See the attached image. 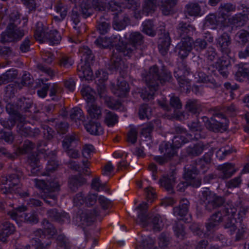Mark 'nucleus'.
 Masks as SVG:
<instances>
[{
  "instance_id": "nucleus-1",
  "label": "nucleus",
  "mask_w": 249,
  "mask_h": 249,
  "mask_svg": "<svg viewBox=\"0 0 249 249\" xmlns=\"http://www.w3.org/2000/svg\"><path fill=\"white\" fill-rule=\"evenodd\" d=\"M81 93L84 98L88 102L87 110L89 115L94 118H98L101 115V111L99 107L95 105H91L90 102L94 100V92L89 87H85L82 89Z\"/></svg>"
},
{
  "instance_id": "nucleus-2",
  "label": "nucleus",
  "mask_w": 249,
  "mask_h": 249,
  "mask_svg": "<svg viewBox=\"0 0 249 249\" xmlns=\"http://www.w3.org/2000/svg\"><path fill=\"white\" fill-rule=\"evenodd\" d=\"M83 62L79 64L78 66V70L80 72L79 73L81 78H83L86 80H90L93 77V73L90 68L88 66L84 67Z\"/></svg>"
},
{
  "instance_id": "nucleus-3",
  "label": "nucleus",
  "mask_w": 249,
  "mask_h": 249,
  "mask_svg": "<svg viewBox=\"0 0 249 249\" xmlns=\"http://www.w3.org/2000/svg\"><path fill=\"white\" fill-rule=\"evenodd\" d=\"M193 42V40L190 38H188L185 41L182 42V45L178 52V54L181 58H184L188 55L189 52L192 49Z\"/></svg>"
},
{
  "instance_id": "nucleus-4",
  "label": "nucleus",
  "mask_w": 249,
  "mask_h": 249,
  "mask_svg": "<svg viewBox=\"0 0 249 249\" xmlns=\"http://www.w3.org/2000/svg\"><path fill=\"white\" fill-rule=\"evenodd\" d=\"M87 130L92 135H100L103 133V128L100 124L97 123H89L86 125Z\"/></svg>"
},
{
  "instance_id": "nucleus-5",
  "label": "nucleus",
  "mask_w": 249,
  "mask_h": 249,
  "mask_svg": "<svg viewBox=\"0 0 249 249\" xmlns=\"http://www.w3.org/2000/svg\"><path fill=\"white\" fill-rule=\"evenodd\" d=\"M160 44L159 46L160 51L162 54H164L168 50L170 44V38L168 34L164 35V38H160L159 40Z\"/></svg>"
},
{
  "instance_id": "nucleus-6",
  "label": "nucleus",
  "mask_w": 249,
  "mask_h": 249,
  "mask_svg": "<svg viewBox=\"0 0 249 249\" xmlns=\"http://www.w3.org/2000/svg\"><path fill=\"white\" fill-rule=\"evenodd\" d=\"M14 231V227L13 225L6 222L3 225L2 232L0 233V241H5L6 237L10 234H11Z\"/></svg>"
},
{
  "instance_id": "nucleus-7",
  "label": "nucleus",
  "mask_w": 249,
  "mask_h": 249,
  "mask_svg": "<svg viewBox=\"0 0 249 249\" xmlns=\"http://www.w3.org/2000/svg\"><path fill=\"white\" fill-rule=\"evenodd\" d=\"M187 10L190 16H196L200 14V8L197 3H192L188 5Z\"/></svg>"
},
{
  "instance_id": "nucleus-8",
  "label": "nucleus",
  "mask_w": 249,
  "mask_h": 249,
  "mask_svg": "<svg viewBox=\"0 0 249 249\" xmlns=\"http://www.w3.org/2000/svg\"><path fill=\"white\" fill-rule=\"evenodd\" d=\"M79 53L81 57V60L86 63L89 59L91 53L90 50L87 47H83L79 50Z\"/></svg>"
},
{
  "instance_id": "nucleus-9",
  "label": "nucleus",
  "mask_w": 249,
  "mask_h": 249,
  "mask_svg": "<svg viewBox=\"0 0 249 249\" xmlns=\"http://www.w3.org/2000/svg\"><path fill=\"white\" fill-rule=\"evenodd\" d=\"M117 122V118L114 114L110 112L107 113L105 122L108 126H113L116 124Z\"/></svg>"
},
{
  "instance_id": "nucleus-10",
  "label": "nucleus",
  "mask_w": 249,
  "mask_h": 249,
  "mask_svg": "<svg viewBox=\"0 0 249 249\" xmlns=\"http://www.w3.org/2000/svg\"><path fill=\"white\" fill-rule=\"evenodd\" d=\"M61 36L56 31H51L49 35L50 43L52 45L58 44L61 40Z\"/></svg>"
},
{
  "instance_id": "nucleus-11",
  "label": "nucleus",
  "mask_w": 249,
  "mask_h": 249,
  "mask_svg": "<svg viewBox=\"0 0 249 249\" xmlns=\"http://www.w3.org/2000/svg\"><path fill=\"white\" fill-rule=\"evenodd\" d=\"M183 201L184 202L185 206H184L182 208H180V207L175 208L174 213L175 214L183 216L187 213L188 201L186 199L183 200Z\"/></svg>"
},
{
  "instance_id": "nucleus-12",
  "label": "nucleus",
  "mask_w": 249,
  "mask_h": 249,
  "mask_svg": "<svg viewBox=\"0 0 249 249\" xmlns=\"http://www.w3.org/2000/svg\"><path fill=\"white\" fill-rule=\"evenodd\" d=\"M152 23L151 21L148 20L143 23V31L147 35L153 36L155 33L152 28Z\"/></svg>"
},
{
  "instance_id": "nucleus-13",
  "label": "nucleus",
  "mask_w": 249,
  "mask_h": 249,
  "mask_svg": "<svg viewBox=\"0 0 249 249\" xmlns=\"http://www.w3.org/2000/svg\"><path fill=\"white\" fill-rule=\"evenodd\" d=\"M160 185L164 187L167 191H171L172 189L174 180L166 178H162L160 181Z\"/></svg>"
},
{
  "instance_id": "nucleus-14",
  "label": "nucleus",
  "mask_w": 249,
  "mask_h": 249,
  "mask_svg": "<svg viewBox=\"0 0 249 249\" xmlns=\"http://www.w3.org/2000/svg\"><path fill=\"white\" fill-rule=\"evenodd\" d=\"M223 172L226 177H230L235 172L233 165L231 163H225L223 164Z\"/></svg>"
},
{
  "instance_id": "nucleus-15",
  "label": "nucleus",
  "mask_w": 249,
  "mask_h": 249,
  "mask_svg": "<svg viewBox=\"0 0 249 249\" xmlns=\"http://www.w3.org/2000/svg\"><path fill=\"white\" fill-rule=\"evenodd\" d=\"M94 148L91 145H86L84 146L82 154L86 158L90 157L91 155L94 152Z\"/></svg>"
},
{
  "instance_id": "nucleus-16",
  "label": "nucleus",
  "mask_w": 249,
  "mask_h": 249,
  "mask_svg": "<svg viewBox=\"0 0 249 249\" xmlns=\"http://www.w3.org/2000/svg\"><path fill=\"white\" fill-rule=\"evenodd\" d=\"M73 63L72 60L66 56H63L60 60L59 64L61 66L68 68Z\"/></svg>"
},
{
  "instance_id": "nucleus-17",
  "label": "nucleus",
  "mask_w": 249,
  "mask_h": 249,
  "mask_svg": "<svg viewBox=\"0 0 249 249\" xmlns=\"http://www.w3.org/2000/svg\"><path fill=\"white\" fill-rule=\"evenodd\" d=\"M150 109L146 107H142L139 110V116L141 119L148 118L150 116Z\"/></svg>"
},
{
  "instance_id": "nucleus-18",
  "label": "nucleus",
  "mask_w": 249,
  "mask_h": 249,
  "mask_svg": "<svg viewBox=\"0 0 249 249\" xmlns=\"http://www.w3.org/2000/svg\"><path fill=\"white\" fill-rule=\"evenodd\" d=\"M137 132L135 129H131L127 135V141L131 143H134L137 140Z\"/></svg>"
},
{
  "instance_id": "nucleus-19",
  "label": "nucleus",
  "mask_w": 249,
  "mask_h": 249,
  "mask_svg": "<svg viewBox=\"0 0 249 249\" xmlns=\"http://www.w3.org/2000/svg\"><path fill=\"white\" fill-rule=\"evenodd\" d=\"M95 43L100 47L105 48L109 45L110 40L105 38H98L95 41Z\"/></svg>"
},
{
  "instance_id": "nucleus-20",
  "label": "nucleus",
  "mask_w": 249,
  "mask_h": 249,
  "mask_svg": "<svg viewBox=\"0 0 249 249\" xmlns=\"http://www.w3.org/2000/svg\"><path fill=\"white\" fill-rule=\"evenodd\" d=\"M71 118L73 120H76V119L82 120L83 117L82 110L79 108H74L71 115Z\"/></svg>"
},
{
  "instance_id": "nucleus-21",
  "label": "nucleus",
  "mask_w": 249,
  "mask_h": 249,
  "mask_svg": "<svg viewBox=\"0 0 249 249\" xmlns=\"http://www.w3.org/2000/svg\"><path fill=\"white\" fill-rule=\"evenodd\" d=\"M118 93L116 92V94H118V95H121L122 93H124L128 90V86L127 83L125 81H122L121 83V85L119 86V88L117 89Z\"/></svg>"
},
{
  "instance_id": "nucleus-22",
  "label": "nucleus",
  "mask_w": 249,
  "mask_h": 249,
  "mask_svg": "<svg viewBox=\"0 0 249 249\" xmlns=\"http://www.w3.org/2000/svg\"><path fill=\"white\" fill-rule=\"evenodd\" d=\"M146 198L148 200L152 201L156 197V195L153 189L151 187H148L145 190Z\"/></svg>"
},
{
  "instance_id": "nucleus-23",
  "label": "nucleus",
  "mask_w": 249,
  "mask_h": 249,
  "mask_svg": "<svg viewBox=\"0 0 249 249\" xmlns=\"http://www.w3.org/2000/svg\"><path fill=\"white\" fill-rule=\"evenodd\" d=\"M241 180L240 178H235L234 179L229 181L227 184L228 188H232L239 186L241 184Z\"/></svg>"
},
{
  "instance_id": "nucleus-24",
  "label": "nucleus",
  "mask_w": 249,
  "mask_h": 249,
  "mask_svg": "<svg viewBox=\"0 0 249 249\" xmlns=\"http://www.w3.org/2000/svg\"><path fill=\"white\" fill-rule=\"evenodd\" d=\"M186 141H184L182 140L181 137H176L174 138V139L173 141V147L174 148H179L182 144L186 143Z\"/></svg>"
},
{
  "instance_id": "nucleus-25",
  "label": "nucleus",
  "mask_w": 249,
  "mask_h": 249,
  "mask_svg": "<svg viewBox=\"0 0 249 249\" xmlns=\"http://www.w3.org/2000/svg\"><path fill=\"white\" fill-rule=\"evenodd\" d=\"M113 170V166L110 162L107 163L103 169V174L104 175L109 176L111 175Z\"/></svg>"
},
{
  "instance_id": "nucleus-26",
  "label": "nucleus",
  "mask_w": 249,
  "mask_h": 249,
  "mask_svg": "<svg viewBox=\"0 0 249 249\" xmlns=\"http://www.w3.org/2000/svg\"><path fill=\"white\" fill-rule=\"evenodd\" d=\"M241 75L244 78L249 77V70L246 69L242 70V71H239L236 74V78L238 80L241 81L243 79L240 78L238 77Z\"/></svg>"
},
{
  "instance_id": "nucleus-27",
  "label": "nucleus",
  "mask_w": 249,
  "mask_h": 249,
  "mask_svg": "<svg viewBox=\"0 0 249 249\" xmlns=\"http://www.w3.org/2000/svg\"><path fill=\"white\" fill-rule=\"evenodd\" d=\"M53 58V55L48 51L46 52L42 56V59L48 63H51Z\"/></svg>"
},
{
  "instance_id": "nucleus-28",
  "label": "nucleus",
  "mask_w": 249,
  "mask_h": 249,
  "mask_svg": "<svg viewBox=\"0 0 249 249\" xmlns=\"http://www.w3.org/2000/svg\"><path fill=\"white\" fill-rule=\"evenodd\" d=\"M219 43L221 47H222L223 48H225L230 44L229 38L227 37L224 38V37L223 36L219 38Z\"/></svg>"
},
{
  "instance_id": "nucleus-29",
  "label": "nucleus",
  "mask_w": 249,
  "mask_h": 249,
  "mask_svg": "<svg viewBox=\"0 0 249 249\" xmlns=\"http://www.w3.org/2000/svg\"><path fill=\"white\" fill-rule=\"evenodd\" d=\"M171 105L177 108L181 107L179 100L178 97H173L171 98Z\"/></svg>"
},
{
  "instance_id": "nucleus-30",
  "label": "nucleus",
  "mask_w": 249,
  "mask_h": 249,
  "mask_svg": "<svg viewBox=\"0 0 249 249\" xmlns=\"http://www.w3.org/2000/svg\"><path fill=\"white\" fill-rule=\"evenodd\" d=\"M185 178H186L187 180L189 181L191 185H193L194 187H197L200 185V181L198 179H196L195 178H188L186 175H185Z\"/></svg>"
},
{
  "instance_id": "nucleus-31",
  "label": "nucleus",
  "mask_w": 249,
  "mask_h": 249,
  "mask_svg": "<svg viewBox=\"0 0 249 249\" xmlns=\"http://www.w3.org/2000/svg\"><path fill=\"white\" fill-rule=\"evenodd\" d=\"M92 187L95 190L100 191L101 188V183L99 179L95 178L93 180L92 182Z\"/></svg>"
},
{
  "instance_id": "nucleus-32",
  "label": "nucleus",
  "mask_w": 249,
  "mask_h": 249,
  "mask_svg": "<svg viewBox=\"0 0 249 249\" xmlns=\"http://www.w3.org/2000/svg\"><path fill=\"white\" fill-rule=\"evenodd\" d=\"M108 27L109 26L107 23H103L102 24L98 25V28L101 34H104L107 32Z\"/></svg>"
},
{
  "instance_id": "nucleus-33",
  "label": "nucleus",
  "mask_w": 249,
  "mask_h": 249,
  "mask_svg": "<svg viewBox=\"0 0 249 249\" xmlns=\"http://www.w3.org/2000/svg\"><path fill=\"white\" fill-rule=\"evenodd\" d=\"M48 89V85H45L42 89L38 91V95L41 98H44L46 96L47 91Z\"/></svg>"
},
{
  "instance_id": "nucleus-34",
  "label": "nucleus",
  "mask_w": 249,
  "mask_h": 249,
  "mask_svg": "<svg viewBox=\"0 0 249 249\" xmlns=\"http://www.w3.org/2000/svg\"><path fill=\"white\" fill-rule=\"evenodd\" d=\"M96 198L97 196L95 195H91L88 199L87 202V204L90 205H93L95 203V201H96Z\"/></svg>"
},
{
  "instance_id": "nucleus-35",
  "label": "nucleus",
  "mask_w": 249,
  "mask_h": 249,
  "mask_svg": "<svg viewBox=\"0 0 249 249\" xmlns=\"http://www.w3.org/2000/svg\"><path fill=\"white\" fill-rule=\"evenodd\" d=\"M128 165V164L127 162L124 160H123L122 161L119 162L118 164V170H122L123 169L126 168Z\"/></svg>"
},
{
  "instance_id": "nucleus-36",
  "label": "nucleus",
  "mask_w": 249,
  "mask_h": 249,
  "mask_svg": "<svg viewBox=\"0 0 249 249\" xmlns=\"http://www.w3.org/2000/svg\"><path fill=\"white\" fill-rule=\"evenodd\" d=\"M65 86L71 91H73L75 88V84L72 81H67L65 83Z\"/></svg>"
},
{
  "instance_id": "nucleus-37",
  "label": "nucleus",
  "mask_w": 249,
  "mask_h": 249,
  "mask_svg": "<svg viewBox=\"0 0 249 249\" xmlns=\"http://www.w3.org/2000/svg\"><path fill=\"white\" fill-rule=\"evenodd\" d=\"M147 204L143 202L142 204H140V205L139 206V207L137 208L138 213H140L143 210H145L147 208Z\"/></svg>"
},
{
  "instance_id": "nucleus-38",
  "label": "nucleus",
  "mask_w": 249,
  "mask_h": 249,
  "mask_svg": "<svg viewBox=\"0 0 249 249\" xmlns=\"http://www.w3.org/2000/svg\"><path fill=\"white\" fill-rule=\"evenodd\" d=\"M99 203L103 205V207H105L108 202V200L104 196H100L99 199Z\"/></svg>"
},
{
  "instance_id": "nucleus-39",
  "label": "nucleus",
  "mask_w": 249,
  "mask_h": 249,
  "mask_svg": "<svg viewBox=\"0 0 249 249\" xmlns=\"http://www.w3.org/2000/svg\"><path fill=\"white\" fill-rule=\"evenodd\" d=\"M29 48V45L28 43H24L21 44L20 46V49L22 52H27Z\"/></svg>"
},
{
  "instance_id": "nucleus-40",
  "label": "nucleus",
  "mask_w": 249,
  "mask_h": 249,
  "mask_svg": "<svg viewBox=\"0 0 249 249\" xmlns=\"http://www.w3.org/2000/svg\"><path fill=\"white\" fill-rule=\"evenodd\" d=\"M60 17L58 16H55V18H56L57 20H62L64 17L66 15V11L65 10H63L62 12H60Z\"/></svg>"
},
{
  "instance_id": "nucleus-41",
  "label": "nucleus",
  "mask_w": 249,
  "mask_h": 249,
  "mask_svg": "<svg viewBox=\"0 0 249 249\" xmlns=\"http://www.w3.org/2000/svg\"><path fill=\"white\" fill-rule=\"evenodd\" d=\"M145 218V217H143V216L139 215L138 216V218L136 220L137 222L139 224H141L142 225H144V224L143 223L142 219Z\"/></svg>"
},
{
  "instance_id": "nucleus-42",
  "label": "nucleus",
  "mask_w": 249,
  "mask_h": 249,
  "mask_svg": "<svg viewBox=\"0 0 249 249\" xmlns=\"http://www.w3.org/2000/svg\"><path fill=\"white\" fill-rule=\"evenodd\" d=\"M151 131V129L150 128H143L142 132V135H145V136H147V133H149Z\"/></svg>"
},
{
  "instance_id": "nucleus-43",
  "label": "nucleus",
  "mask_w": 249,
  "mask_h": 249,
  "mask_svg": "<svg viewBox=\"0 0 249 249\" xmlns=\"http://www.w3.org/2000/svg\"><path fill=\"white\" fill-rule=\"evenodd\" d=\"M148 169L149 170L152 171V172H155L157 170V168H156V165L154 164H150L149 166H148Z\"/></svg>"
},
{
  "instance_id": "nucleus-44",
  "label": "nucleus",
  "mask_w": 249,
  "mask_h": 249,
  "mask_svg": "<svg viewBox=\"0 0 249 249\" xmlns=\"http://www.w3.org/2000/svg\"><path fill=\"white\" fill-rule=\"evenodd\" d=\"M26 210V208L24 206L20 207L18 208L17 209L16 213L18 214V213H20L21 212H24V211H25Z\"/></svg>"
},
{
  "instance_id": "nucleus-45",
  "label": "nucleus",
  "mask_w": 249,
  "mask_h": 249,
  "mask_svg": "<svg viewBox=\"0 0 249 249\" xmlns=\"http://www.w3.org/2000/svg\"><path fill=\"white\" fill-rule=\"evenodd\" d=\"M69 154L74 158H76L78 156V153L76 151H69Z\"/></svg>"
},
{
  "instance_id": "nucleus-46",
  "label": "nucleus",
  "mask_w": 249,
  "mask_h": 249,
  "mask_svg": "<svg viewBox=\"0 0 249 249\" xmlns=\"http://www.w3.org/2000/svg\"><path fill=\"white\" fill-rule=\"evenodd\" d=\"M243 173H249V164H247L242 170Z\"/></svg>"
},
{
  "instance_id": "nucleus-47",
  "label": "nucleus",
  "mask_w": 249,
  "mask_h": 249,
  "mask_svg": "<svg viewBox=\"0 0 249 249\" xmlns=\"http://www.w3.org/2000/svg\"><path fill=\"white\" fill-rule=\"evenodd\" d=\"M36 3H33L32 2H30L28 5L29 8V9H32L35 8L36 6Z\"/></svg>"
},
{
  "instance_id": "nucleus-48",
  "label": "nucleus",
  "mask_w": 249,
  "mask_h": 249,
  "mask_svg": "<svg viewBox=\"0 0 249 249\" xmlns=\"http://www.w3.org/2000/svg\"><path fill=\"white\" fill-rule=\"evenodd\" d=\"M108 106L112 108H117L118 107V104L117 105H113L111 104H110L109 103H107Z\"/></svg>"
},
{
  "instance_id": "nucleus-49",
  "label": "nucleus",
  "mask_w": 249,
  "mask_h": 249,
  "mask_svg": "<svg viewBox=\"0 0 249 249\" xmlns=\"http://www.w3.org/2000/svg\"><path fill=\"white\" fill-rule=\"evenodd\" d=\"M244 102L247 104V106H249V95L244 99Z\"/></svg>"
},
{
  "instance_id": "nucleus-50",
  "label": "nucleus",
  "mask_w": 249,
  "mask_h": 249,
  "mask_svg": "<svg viewBox=\"0 0 249 249\" xmlns=\"http://www.w3.org/2000/svg\"><path fill=\"white\" fill-rule=\"evenodd\" d=\"M156 160L157 161L159 162L160 163H163V160L161 157H158L156 158Z\"/></svg>"
},
{
  "instance_id": "nucleus-51",
  "label": "nucleus",
  "mask_w": 249,
  "mask_h": 249,
  "mask_svg": "<svg viewBox=\"0 0 249 249\" xmlns=\"http://www.w3.org/2000/svg\"><path fill=\"white\" fill-rule=\"evenodd\" d=\"M232 151H232V149H229L227 150V151H225L224 153H225V154H228L232 153ZM222 152H224V151H222Z\"/></svg>"
},
{
  "instance_id": "nucleus-52",
  "label": "nucleus",
  "mask_w": 249,
  "mask_h": 249,
  "mask_svg": "<svg viewBox=\"0 0 249 249\" xmlns=\"http://www.w3.org/2000/svg\"><path fill=\"white\" fill-rule=\"evenodd\" d=\"M185 183H181L179 185H178V187H179V189L180 190H182V186H185ZM187 185L185 184V186H186Z\"/></svg>"
},
{
  "instance_id": "nucleus-53",
  "label": "nucleus",
  "mask_w": 249,
  "mask_h": 249,
  "mask_svg": "<svg viewBox=\"0 0 249 249\" xmlns=\"http://www.w3.org/2000/svg\"><path fill=\"white\" fill-rule=\"evenodd\" d=\"M157 71V68L156 67H153V68H151V69H150V72L154 71L156 72Z\"/></svg>"
},
{
  "instance_id": "nucleus-54",
  "label": "nucleus",
  "mask_w": 249,
  "mask_h": 249,
  "mask_svg": "<svg viewBox=\"0 0 249 249\" xmlns=\"http://www.w3.org/2000/svg\"><path fill=\"white\" fill-rule=\"evenodd\" d=\"M160 223H161V222L160 221ZM158 224L160 226L159 227H157L156 226H155V227H154L155 229L159 230L162 227V225H161V223H158Z\"/></svg>"
},
{
  "instance_id": "nucleus-55",
  "label": "nucleus",
  "mask_w": 249,
  "mask_h": 249,
  "mask_svg": "<svg viewBox=\"0 0 249 249\" xmlns=\"http://www.w3.org/2000/svg\"><path fill=\"white\" fill-rule=\"evenodd\" d=\"M246 118L248 123H249V113L246 114Z\"/></svg>"
},
{
  "instance_id": "nucleus-56",
  "label": "nucleus",
  "mask_w": 249,
  "mask_h": 249,
  "mask_svg": "<svg viewBox=\"0 0 249 249\" xmlns=\"http://www.w3.org/2000/svg\"><path fill=\"white\" fill-rule=\"evenodd\" d=\"M71 1H73V2L75 3L76 4H77V3H80L81 0H71Z\"/></svg>"
},
{
  "instance_id": "nucleus-57",
  "label": "nucleus",
  "mask_w": 249,
  "mask_h": 249,
  "mask_svg": "<svg viewBox=\"0 0 249 249\" xmlns=\"http://www.w3.org/2000/svg\"><path fill=\"white\" fill-rule=\"evenodd\" d=\"M153 95L152 94H148L147 98L149 99H151L152 98Z\"/></svg>"
},
{
  "instance_id": "nucleus-58",
  "label": "nucleus",
  "mask_w": 249,
  "mask_h": 249,
  "mask_svg": "<svg viewBox=\"0 0 249 249\" xmlns=\"http://www.w3.org/2000/svg\"><path fill=\"white\" fill-rule=\"evenodd\" d=\"M10 33H8V34H3V36H10Z\"/></svg>"
},
{
  "instance_id": "nucleus-59",
  "label": "nucleus",
  "mask_w": 249,
  "mask_h": 249,
  "mask_svg": "<svg viewBox=\"0 0 249 249\" xmlns=\"http://www.w3.org/2000/svg\"><path fill=\"white\" fill-rule=\"evenodd\" d=\"M16 33L15 32L14 33H13V36H14V38H16Z\"/></svg>"
},
{
  "instance_id": "nucleus-60",
  "label": "nucleus",
  "mask_w": 249,
  "mask_h": 249,
  "mask_svg": "<svg viewBox=\"0 0 249 249\" xmlns=\"http://www.w3.org/2000/svg\"><path fill=\"white\" fill-rule=\"evenodd\" d=\"M114 28L117 29V30H120V28H117L116 27H115V25H114Z\"/></svg>"
},
{
  "instance_id": "nucleus-61",
  "label": "nucleus",
  "mask_w": 249,
  "mask_h": 249,
  "mask_svg": "<svg viewBox=\"0 0 249 249\" xmlns=\"http://www.w3.org/2000/svg\"><path fill=\"white\" fill-rule=\"evenodd\" d=\"M40 203L38 201H36V205H39Z\"/></svg>"
},
{
  "instance_id": "nucleus-62",
  "label": "nucleus",
  "mask_w": 249,
  "mask_h": 249,
  "mask_svg": "<svg viewBox=\"0 0 249 249\" xmlns=\"http://www.w3.org/2000/svg\"><path fill=\"white\" fill-rule=\"evenodd\" d=\"M118 10V8H114V9H112V10Z\"/></svg>"
},
{
  "instance_id": "nucleus-63",
  "label": "nucleus",
  "mask_w": 249,
  "mask_h": 249,
  "mask_svg": "<svg viewBox=\"0 0 249 249\" xmlns=\"http://www.w3.org/2000/svg\"><path fill=\"white\" fill-rule=\"evenodd\" d=\"M14 74H17V72H16V71H14Z\"/></svg>"
},
{
  "instance_id": "nucleus-64",
  "label": "nucleus",
  "mask_w": 249,
  "mask_h": 249,
  "mask_svg": "<svg viewBox=\"0 0 249 249\" xmlns=\"http://www.w3.org/2000/svg\"><path fill=\"white\" fill-rule=\"evenodd\" d=\"M162 12H163V13L164 14H167L164 12V11L163 10H162Z\"/></svg>"
}]
</instances>
